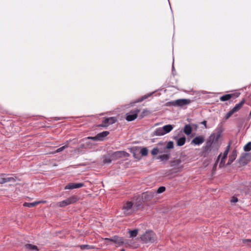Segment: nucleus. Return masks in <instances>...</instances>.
<instances>
[{
    "label": "nucleus",
    "mask_w": 251,
    "mask_h": 251,
    "mask_svg": "<svg viewBox=\"0 0 251 251\" xmlns=\"http://www.w3.org/2000/svg\"><path fill=\"white\" fill-rule=\"evenodd\" d=\"M220 156H221V154H220L219 155V156H218V160L219 159V158H220Z\"/></svg>",
    "instance_id": "09e8293b"
},
{
    "label": "nucleus",
    "mask_w": 251,
    "mask_h": 251,
    "mask_svg": "<svg viewBox=\"0 0 251 251\" xmlns=\"http://www.w3.org/2000/svg\"><path fill=\"white\" fill-rule=\"evenodd\" d=\"M69 204H72L76 202L78 200L77 196L74 195L66 199Z\"/></svg>",
    "instance_id": "412c9836"
},
{
    "label": "nucleus",
    "mask_w": 251,
    "mask_h": 251,
    "mask_svg": "<svg viewBox=\"0 0 251 251\" xmlns=\"http://www.w3.org/2000/svg\"><path fill=\"white\" fill-rule=\"evenodd\" d=\"M68 148V146L67 145H65V146H63L58 149H57L56 151H55V152H61L62 151H64L65 149H67Z\"/></svg>",
    "instance_id": "e433bc0d"
},
{
    "label": "nucleus",
    "mask_w": 251,
    "mask_h": 251,
    "mask_svg": "<svg viewBox=\"0 0 251 251\" xmlns=\"http://www.w3.org/2000/svg\"><path fill=\"white\" fill-rule=\"evenodd\" d=\"M238 201V200L237 197H232L231 198L230 201L232 203H235V202H237Z\"/></svg>",
    "instance_id": "58836bf2"
},
{
    "label": "nucleus",
    "mask_w": 251,
    "mask_h": 251,
    "mask_svg": "<svg viewBox=\"0 0 251 251\" xmlns=\"http://www.w3.org/2000/svg\"><path fill=\"white\" fill-rule=\"evenodd\" d=\"M192 131V128L190 125L187 124L184 126L183 128V132L185 134L187 135H190Z\"/></svg>",
    "instance_id": "b1692460"
},
{
    "label": "nucleus",
    "mask_w": 251,
    "mask_h": 251,
    "mask_svg": "<svg viewBox=\"0 0 251 251\" xmlns=\"http://www.w3.org/2000/svg\"><path fill=\"white\" fill-rule=\"evenodd\" d=\"M243 243L246 244L249 247H251V239H244L243 240Z\"/></svg>",
    "instance_id": "4c0bfd02"
},
{
    "label": "nucleus",
    "mask_w": 251,
    "mask_h": 251,
    "mask_svg": "<svg viewBox=\"0 0 251 251\" xmlns=\"http://www.w3.org/2000/svg\"><path fill=\"white\" fill-rule=\"evenodd\" d=\"M148 96H147V97H143L141 99H140V100H138L137 101H136L135 102H141L142 101V100H145V99H146L147 98H148Z\"/></svg>",
    "instance_id": "a18cd8bd"
},
{
    "label": "nucleus",
    "mask_w": 251,
    "mask_h": 251,
    "mask_svg": "<svg viewBox=\"0 0 251 251\" xmlns=\"http://www.w3.org/2000/svg\"><path fill=\"white\" fill-rule=\"evenodd\" d=\"M174 70H175V67L174 66V62H173V65H172V71L173 72Z\"/></svg>",
    "instance_id": "49530a36"
},
{
    "label": "nucleus",
    "mask_w": 251,
    "mask_h": 251,
    "mask_svg": "<svg viewBox=\"0 0 251 251\" xmlns=\"http://www.w3.org/2000/svg\"><path fill=\"white\" fill-rule=\"evenodd\" d=\"M216 133H215V138L216 142H218L219 139L221 137V134L223 131V128L222 127V126H218L217 127L216 129Z\"/></svg>",
    "instance_id": "2eb2a0df"
},
{
    "label": "nucleus",
    "mask_w": 251,
    "mask_h": 251,
    "mask_svg": "<svg viewBox=\"0 0 251 251\" xmlns=\"http://www.w3.org/2000/svg\"><path fill=\"white\" fill-rule=\"evenodd\" d=\"M234 112L233 111L232 109L229 110L226 115L225 118L226 120L228 119L232 114H233Z\"/></svg>",
    "instance_id": "f704fd0d"
},
{
    "label": "nucleus",
    "mask_w": 251,
    "mask_h": 251,
    "mask_svg": "<svg viewBox=\"0 0 251 251\" xmlns=\"http://www.w3.org/2000/svg\"><path fill=\"white\" fill-rule=\"evenodd\" d=\"M170 157V154L169 152L166 153V154L160 155L157 156V158L160 159L161 161H167Z\"/></svg>",
    "instance_id": "393cba45"
},
{
    "label": "nucleus",
    "mask_w": 251,
    "mask_h": 251,
    "mask_svg": "<svg viewBox=\"0 0 251 251\" xmlns=\"http://www.w3.org/2000/svg\"><path fill=\"white\" fill-rule=\"evenodd\" d=\"M111 157L113 160H116L118 159L123 157H127L129 156V154L124 151H119L113 152L111 153Z\"/></svg>",
    "instance_id": "39448f33"
},
{
    "label": "nucleus",
    "mask_w": 251,
    "mask_h": 251,
    "mask_svg": "<svg viewBox=\"0 0 251 251\" xmlns=\"http://www.w3.org/2000/svg\"><path fill=\"white\" fill-rule=\"evenodd\" d=\"M140 110L138 109L131 111L129 113L126 114V119L127 121H132L134 120L137 117L138 114Z\"/></svg>",
    "instance_id": "1a4fd4ad"
},
{
    "label": "nucleus",
    "mask_w": 251,
    "mask_h": 251,
    "mask_svg": "<svg viewBox=\"0 0 251 251\" xmlns=\"http://www.w3.org/2000/svg\"><path fill=\"white\" fill-rule=\"evenodd\" d=\"M147 112V110H144L142 112V114L139 116L140 118H143V117L145 116V112Z\"/></svg>",
    "instance_id": "79ce46f5"
},
{
    "label": "nucleus",
    "mask_w": 251,
    "mask_h": 251,
    "mask_svg": "<svg viewBox=\"0 0 251 251\" xmlns=\"http://www.w3.org/2000/svg\"><path fill=\"white\" fill-rule=\"evenodd\" d=\"M141 239L144 242L153 243L156 241V236L155 233L152 230H148L145 232L141 236Z\"/></svg>",
    "instance_id": "f03ea898"
},
{
    "label": "nucleus",
    "mask_w": 251,
    "mask_h": 251,
    "mask_svg": "<svg viewBox=\"0 0 251 251\" xmlns=\"http://www.w3.org/2000/svg\"><path fill=\"white\" fill-rule=\"evenodd\" d=\"M174 148V143L173 141H169L167 143V145L164 148L163 152L165 153H168L167 149H172Z\"/></svg>",
    "instance_id": "a878e982"
},
{
    "label": "nucleus",
    "mask_w": 251,
    "mask_h": 251,
    "mask_svg": "<svg viewBox=\"0 0 251 251\" xmlns=\"http://www.w3.org/2000/svg\"><path fill=\"white\" fill-rule=\"evenodd\" d=\"M215 133H212L207 141L205 145L202 147V153L206 154V153L210 152L212 149L215 148L216 150H218L219 147L218 142H216Z\"/></svg>",
    "instance_id": "f257e3e1"
},
{
    "label": "nucleus",
    "mask_w": 251,
    "mask_h": 251,
    "mask_svg": "<svg viewBox=\"0 0 251 251\" xmlns=\"http://www.w3.org/2000/svg\"><path fill=\"white\" fill-rule=\"evenodd\" d=\"M234 112L233 111L232 109L229 110L226 115L225 118L226 120L228 119L232 114H233Z\"/></svg>",
    "instance_id": "72a5a7b5"
},
{
    "label": "nucleus",
    "mask_w": 251,
    "mask_h": 251,
    "mask_svg": "<svg viewBox=\"0 0 251 251\" xmlns=\"http://www.w3.org/2000/svg\"><path fill=\"white\" fill-rule=\"evenodd\" d=\"M174 128V126L171 125H167L162 127H159L155 129L153 132L154 136H162L171 131Z\"/></svg>",
    "instance_id": "7ed1b4c3"
},
{
    "label": "nucleus",
    "mask_w": 251,
    "mask_h": 251,
    "mask_svg": "<svg viewBox=\"0 0 251 251\" xmlns=\"http://www.w3.org/2000/svg\"><path fill=\"white\" fill-rule=\"evenodd\" d=\"M112 160H113L111 157V154L109 153L108 155L103 156V163L104 164H110Z\"/></svg>",
    "instance_id": "4be33fe9"
},
{
    "label": "nucleus",
    "mask_w": 251,
    "mask_h": 251,
    "mask_svg": "<svg viewBox=\"0 0 251 251\" xmlns=\"http://www.w3.org/2000/svg\"><path fill=\"white\" fill-rule=\"evenodd\" d=\"M237 155V151L234 150L232 151L231 154L229 156L227 165L231 164L236 158Z\"/></svg>",
    "instance_id": "dca6fc26"
},
{
    "label": "nucleus",
    "mask_w": 251,
    "mask_h": 251,
    "mask_svg": "<svg viewBox=\"0 0 251 251\" xmlns=\"http://www.w3.org/2000/svg\"><path fill=\"white\" fill-rule=\"evenodd\" d=\"M229 148H230V144H229L227 146L226 150L224 152V153H223V157H222V158H223V159H226V158L227 155L228 153V151H229Z\"/></svg>",
    "instance_id": "2f4dec72"
},
{
    "label": "nucleus",
    "mask_w": 251,
    "mask_h": 251,
    "mask_svg": "<svg viewBox=\"0 0 251 251\" xmlns=\"http://www.w3.org/2000/svg\"><path fill=\"white\" fill-rule=\"evenodd\" d=\"M207 122L206 121H203L201 123V124H202L204 126V127L205 128H207V125H206Z\"/></svg>",
    "instance_id": "c03bdc74"
},
{
    "label": "nucleus",
    "mask_w": 251,
    "mask_h": 251,
    "mask_svg": "<svg viewBox=\"0 0 251 251\" xmlns=\"http://www.w3.org/2000/svg\"><path fill=\"white\" fill-rule=\"evenodd\" d=\"M109 134V131H104L98 133L97 135L98 141H102Z\"/></svg>",
    "instance_id": "aec40b11"
},
{
    "label": "nucleus",
    "mask_w": 251,
    "mask_h": 251,
    "mask_svg": "<svg viewBox=\"0 0 251 251\" xmlns=\"http://www.w3.org/2000/svg\"><path fill=\"white\" fill-rule=\"evenodd\" d=\"M117 119L116 117H111L106 118L104 119L101 125H99V126L101 127H107L110 125H112L116 123Z\"/></svg>",
    "instance_id": "9d476101"
},
{
    "label": "nucleus",
    "mask_w": 251,
    "mask_h": 251,
    "mask_svg": "<svg viewBox=\"0 0 251 251\" xmlns=\"http://www.w3.org/2000/svg\"><path fill=\"white\" fill-rule=\"evenodd\" d=\"M43 201H35L33 202H25L24 203V206L28 207H33L37 205L39 203L44 202Z\"/></svg>",
    "instance_id": "5701e85b"
},
{
    "label": "nucleus",
    "mask_w": 251,
    "mask_h": 251,
    "mask_svg": "<svg viewBox=\"0 0 251 251\" xmlns=\"http://www.w3.org/2000/svg\"><path fill=\"white\" fill-rule=\"evenodd\" d=\"M244 150L245 151H249L251 150V142H248L244 147Z\"/></svg>",
    "instance_id": "7c9ffc66"
},
{
    "label": "nucleus",
    "mask_w": 251,
    "mask_h": 251,
    "mask_svg": "<svg viewBox=\"0 0 251 251\" xmlns=\"http://www.w3.org/2000/svg\"><path fill=\"white\" fill-rule=\"evenodd\" d=\"M84 184L83 183H69L67 184L64 189H74L76 188H79L84 186Z\"/></svg>",
    "instance_id": "9b49d317"
},
{
    "label": "nucleus",
    "mask_w": 251,
    "mask_h": 251,
    "mask_svg": "<svg viewBox=\"0 0 251 251\" xmlns=\"http://www.w3.org/2000/svg\"><path fill=\"white\" fill-rule=\"evenodd\" d=\"M176 141V144L178 146H182L184 145L186 142V137L183 136L180 138H177L176 137L175 138Z\"/></svg>",
    "instance_id": "6ab92c4d"
},
{
    "label": "nucleus",
    "mask_w": 251,
    "mask_h": 251,
    "mask_svg": "<svg viewBox=\"0 0 251 251\" xmlns=\"http://www.w3.org/2000/svg\"><path fill=\"white\" fill-rule=\"evenodd\" d=\"M133 203L131 201L126 202L123 207V210L125 214L130 215L132 214L134 210L133 209Z\"/></svg>",
    "instance_id": "6e6552de"
},
{
    "label": "nucleus",
    "mask_w": 251,
    "mask_h": 251,
    "mask_svg": "<svg viewBox=\"0 0 251 251\" xmlns=\"http://www.w3.org/2000/svg\"><path fill=\"white\" fill-rule=\"evenodd\" d=\"M87 138L89 139H91V140H94V141H98L97 135L94 136V137L89 136L87 137Z\"/></svg>",
    "instance_id": "a19ab883"
},
{
    "label": "nucleus",
    "mask_w": 251,
    "mask_h": 251,
    "mask_svg": "<svg viewBox=\"0 0 251 251\" xmlns=\"http://www.w3.org/2000/svg\"><path fill=\"white\" fill-rule=\"evenodd\" d=\"M166 190V188L164 186H161V187H159L157 190H156V191H155V194H160V193H162L163 192H164Z\"/></svg>",
    "instance_id": "473e14b6"
},
{
    "label": "nucleus",
    "mask_w": 251,
    "mask_h": 251,
    "mask_svg": "<svg viewBox=\"0 0 251 251\" xmlns=\"http://www.w3.org/2000/svg\"><path fill=\"white\" fill-rule=\"evenodd\" d=\"M182 160L180 159H174L170 162V166L176 172L180 171L183 168Z\"/></svg>",
    "instance_id": "423d86ee"
},
{
    "label": "nucleus",
    "mask_w": 251,
    "mask_h": 251,
    "mask_svg": "<svg viewBox=\"0 0 251 251\" xmlns=\"http://www.w3.org/2000/svg\"><path fill=\"white\" fill-rule=\"evenodd\" d=\"M245 155H249V154H248V153H246V154H245Z\"/></svg>",
    "instance_id": "8fccbe9b"
},
{
    "label": "nucleus",
    "mask_w": 251,
    "mask_h": 251,
    "mask_svg": "<svg viewBox=\"0 0 251 251\" xmlns=\"http://www.w3.org/2000/svg\"><path fill=\"white\" fill-rule=\"evenodd\" d=\"M191 100L189 99H178L175 101H170L169 103L173 106H183L191 103Z\"/></svg>",
    "instance_id": "0eeeda50"
},
{
    "label": "nucleus",
    "mask_w": 251,
    "mask_h": 251,
    "mask_svg": "<svg viewBox=\"0 0 251 251\" xmlns=\"http://www.w3.org/2000/svg\"><path fill=\"white\" fill-rule=\"evenodd\" d=\"M106 240H110L114 243H117L119 245H122L124 244V240L122 238L119 237L118 236H114L110 238H106Z\"/></svg>",
    "instance_id": "4468645a"
},
{
    "label": "nucleus",
    "mask_w": 251,
    "mask_h": 251,
    "mask_svg": "<svg viewBox=\"0 0 251 251\" xmlns=\"http://www.w3.org/2000/svg\"><path fill=\"white\" fill-rule=\"evenodd\" d=\"M17 179V177L14 175L1 174L0 175V184H2L6 182H14Z\"/></svg>",
    "instance_id": "20e7f679"
},
{
    "label": "nucleus",
    "mask_w": 251,
    "mask_h": 251,
    "mask_svg": "<svg viewBox=\"0 0 251 251\" xmlns=\"http://www.w3.org/2000/svg\"><path fill=\"white\" fill-rule=\"evenodd\" d=\"M204 142V138L203 136L200 135L195 137L191 141V144L195 145H200Z\"/></svg>",
    "instance_id": "f8f14e48"
},
{
    "label": "nucleus",
    "mask_w": 251,
    "mask_h": 251,
    "mask_svg": "<svg viewBox=\"0 0 251 251\" xmlns=\"http://www.w3.org/2000/svg\"><path fill=\"white\" fill-rule=\"evenodd\" d=\"M138 229H136L132 230H130L129 231L130 237L133 238V237H136L138 234Z\"/></svg>",
    "instance_id": "c85d7f7f"
},
{
    "label": "nucleus",
    "mask_w": 251,
    "mask_h": 251,
    "mask_svg": "<svg viewBox=\"0 0 251 251\" xmlns=\"http://www.w3.org/2000/svg\"><path fill=\"white\" fill-rule=\"evenodd\" d=\"M155 194V192H147L145 194V198L151 199L154 197Z\"/></svg>",
    "instance_id": "bb28decb"
},
{
    "label": "nucleus",
    "mask_w": 251,
    "mask_h": 251,
    "mask_svg": "<svg viewBox=\"0 0 251 251\" xmlns=\"http://www.w3.org/2000/svg\"><path fill=\"white\" fill-rule=\"evenodd\" d=\"M141 152L142 155L146 156L148 153V150L147 149V148H143L141 150V152Z\"/></svg>",
    "instance_id": "c9c22d12"
},
{
    "label": "nucleus",
    "mask_w": 251,
    "mask_h": 251,
    "mask_svg": "<svg viewBox=\"0 0 251 251\" xmlns=\"http://www.w3.org/2000/svg\"><path fill=\"white\" fill-rule=\"evenodd\" d=\"M147 112V110H144L142 112V114L139 116L140 118H143V117L145 116V112Z\"/></svg>",
    "instance_id": "37998d69"
},
{
    "label": "nucleus",
    "mask_w": 251,
    "mask_h": 251,
    "mask_svg": "<svg viewBox=\"0 0 251 251\" xmlns=\"http://www.w3.org/2000/svg\"><path fill=\"white\" fill-rule=\"evenodd\" d=\"M245 103V100L243 99L239 103L236 104L235 105V106L232 109V110L234 113L238 112L241 108V107Z\"/></svg>",
    "instance_id": "f3484780"
},
{
    "label": "nucleus",
    "mask_w": 251,
    "mask_h": 251,
    "mask_svg": "<svg viewBox=\"0 0 251 251\" xmlns=\"http://www.w3.org/2000/svg\"><path fill=\"white\" fill-rule=\"evenodd\" d=\"M164 152L163 151H159L157 148H154L151 151V153L153 155H156L158 153Z\"/></svg>",
    "instance_id": "c756f323"
},
{
    "label": "nucleus",
    "mask_w": 251,
    "mask_h": 251,
    "mask_svg": "<svg viewBox=\"0 0 251 251\" xmlns=\"http://www.w3.org/2000/svg\"><path fill=\"white\" fill-rule=\"evenodd\" d=\"M225 159H223V158H222L221 162L219 164L220 167H222L225 165Z\"/></svg>",
    "instance_id": "ea45409f"
},
{
    "label": "nucleus",
    "mask_w": 251,
    "mask_h": 251,
    "mask_svg": "<svg viewBox=\"0 0 251 251\" xmlns=\"http://www.w3.org/2000/svg\"><path fill=\"white\" fill-rule=\"evenodd\" d=\"M69 203L67 201V200H64L62 201H59L57 203V205L60 207H65L67 205H69Z\"/></svg>",
    "instance_id": "cd10ccee"
},
{
    "label": "nucleus",
    "mask_w": 251,
    "mask_h": 251,
    "mask_svg": "<svg viewBox=\"0 0 251 251\" xmlns=\"http://www.w3.org/2000/svg\"><path fill=\"white\" fill-rule=\"evenodd\" d=\"M121 251H125V250L124 249H122Z\"/></svg>",
    "instance_id": "de8ad7c7"
},
{
    "label": "nucleus",
    "mask_w": 251,
    "mask_h": 251,
    "mask_svg": "<svg viewBox=\"0 0 251 251\" xmlns=\"http://www.w3.org/2000/svg\"><path fill=\"white\" fill-rule=\"evenodd\" d=\"M25 248L28 251H39V249L37 246L30 244H26L25 245Z\"/></svg>",
    "instance_id": "a211bd4d"
},
{
    "label": "nucleus",
    "mask_w": 251,
    "mask_h": 251,
    "mask_svg": "<svg viewBox=\"0 0 251 251\" xmlns=\"http://www.w3.org/2000/svg\"><path fill=\"white\" fill-rule=\"evenodd\" d=\"M240 95V93L236 94L235 93H232V94H228L222 96L220 98V100L222 101H225L226 100H228L231 99L232 98L235 97L236 98H237L239 97Z\"/></svg>",
    "instance_id": "ddd939ff"
}]
</instances>
